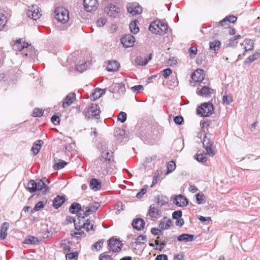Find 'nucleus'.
Returning a JSON list of instances; mask_svg holds the SVG:
<instances>
[{
    "instance_id": "6e6552de",
    "label": "nucleus",
    "mask_w": 260,
    "mask_h": 260,
    "mask_svg": "<svg viewBox=\"0 0 260 260\" xmlns=\"http://www.w3.org/2000/svg\"><path fill=\"white\" fill-rule=\"evenodd\" d=\"M99 207L100 204L98 203H95L94 204L90 205L88 207L83 206L82 207L83 213H80L79 217H81L82 219H84L85 217L95 212Z\"/></svg>"
},
{
    "instance_id": "a18cd8bd",
    "label": "nucleus",
    "mask_w": 260,
    "mask_h": 260,
    "mask_svg": "<svg viewBox=\"0 0 260 260\" xmlns=\"http://www.w3.org/2000/svg\"><path fill=\"white\" fill-rule=\"evenodd\" d=\"M233 101L232 96L230 94L224 95L222 98V103L225 105H229Z\"/></svg>"
},
{
    "instance_id": "f3484780",
    "label": "nucleus",
    "mask_w": 260,
    "mask_h": 260,
    "mask_svg": "<svg viewBox=\"0 0 260 260\" xmlns=\"http://www.w3.org/2000/svg\"><path fill=\"white\" fill-rule=\"evenodd\" d=\"M127 9L128 12L133 15L141 14L142 12V8L136 3L128 4Z\"/></svg>"
},
{
    "instance_id": "9b49d317",
    "label": "nucleus",
    "mask_w": 260,
    "mask_h": 260,
    "mask_svg": "<svg viewBox=\"0 0 260 260\" xmlns=\"http://www.w3.org/2000/svg\"><path fill=\"white\" fill-rule=\"evenodd\" d=\"M101 113L100 107L95 104H91L88 109L86 116L90 118L91 117H95L96 118L99 116Z\"/></svg>"
},
{
    "instance_id": "8fccbe9b",
    "label": "nucleus",
    "mask_w": 260,
    "mask_h": 260,
    "mask_svg": "<svg viewBox=\"0 0 260 260\" xmlns=\"http://www.w3.org/2000/svg\"><path fill=\"white\" fill-rule=\"evenodd\" d=\"M127 115L124 112H120L117 117L118 120L120 121L121 122L123 123L126 120Z\"/></svg>"
},
{
    "instance_id": "4d7b16f0",
    "label": "nucleus",
    "mask_w": 260,
    "mask_h": 260,
    "mask_svg": "<svg viewBox=\"0 0 260 260\" xmlns=\"http://www.w3.org/2000/svg\"><path fill=\"white\" fill-rule=\"evenodd\" d=\"M44 111L42 109L35 108L33 111V116L34 117H40L43 114Z\"/></svg>"
},
{
    "instance_id": "58836bf2",
    "label": "nucleus",
    "mask_w": 260,
    "mask_h": 260,
    "mask_svg": "<svg viewBox=\"0 0 260 260\" xmlns=\"http://www.w3.org/2000/svg\"><path fill=\"white\" fill-rule=\"evenodd\" d=\"M240 38H241V36L240 35L233 36L229 39V42L227 44V46L230 47L236 46L237 42L235 43V41H236Z\"/></svg>"
},
{
    "instance_id": "39448f33",
    "label": "nucleus",
    "mask_w": 260,
    "mask_h": 260,
    "mask_svg": "<svg viewBox=\"0 0 260 260\" xmlns=\"http://www.w3.org/2000/svg\"><path fill=\"white\" fill-rule=\"evenodd\" d=\"M205 75L204 71L201 69H197L192 74L191 78L192 80L190 81V84L193 86H196L198 84L201 85L204 80Z\"/></svg>"
},
{
    "instance_id": "0eeeda50",
    "label": "nucleus",
    "mask_w": 260,
    "mask_h": 260,
    "mask_svg": "<svg viewBox=\"0 0 260 260\" xmlns=\"http://www.w3.org/2000/svg\"><path fill=\"white\" fill-rule=\"evenodd\" d=\"M196 92L197 94L200 96L205 98H209L212 94H214V90L208 86L201 84L198 87Z\"/></svg>"
},
{
    "instance_id": "20e7f679",
    "label": "nucleus",
    "mask_w": 260,
    "mask_h": 260,
    "mask_svg": "<svg viewBox=\"0 0 260 260\" xmlns=\"http://www.w3.org/2000/svg\"><path fill=\"white\" fill-rule=\"evenodd\" d=\"M55 18L59 22L65 23L69 19V14L68 10L63 7L57 8L55 10Z\"/></svg>"
},
{
    "instance_id": "2eb2a0df",
    "label": "nucleus",
    "mask_w": 260,
    "mask_h": 260,
    "mask_svg": "<svg viewBox=\"0 0 260 260\" xmlns=\"http://www.w3.org/2000/svg\"><path fill=\"white\" fill-rule=\"evenodd\" d=\"M173 203L178 207H185L188 205V201L185 196L182 194H178L175 197L173 200Z\"/></svg>"
},
{
    "instance_id": "c9c22d12",
    "label": "nucleus",
    "mask_w": 260,
    "mask_h": 260,
    "mask_svg": "<svg viewBox=\"0 0 260 260\" xmlns=\"http://www.w3.org/2000/svg\"><path fill=\"white\" fill-rule=\"evenodd\" d=\"M221 45V43L219 41L214 40L212 42H210L209 43L210 49L213 50L214 52L218 50Z\"/></svg>"
},
{
    "instance_id": "a19ab883",
    "label": "nucleus",
    "mask_w": 260,
    "mask_h": 260,
    "mask_svg": "<svg viewBox=\"0 0 260 260\" xmlns=\"http://www.w3.org/2000/svg\"><path fill=\"white\" fill-rule=\"evenodd\" d=\"M104 243L103 240H99L98 242L95 243L92 246L91 249L92 250L99 251L101 247L103 246Z\"/></svg>"
},
{
    "instance_id": "f8f14e48",
    "label": "nucleus",
    "mask_w": 260,
    "mask_h": 260,
    "mask_svg": "<svg viewBox=\"0 0 260 260\" xmlns=\"http://www.w3.org/2000/svg\"><path fill=\"white\" fill-rule=\"evenodd\" d=\"M74 222L75 228L76 230H80L82 228H84L87 232H91L90 234L93 233V225L88 220H86V222L83 220V223L81 225H78L76 220H74Z\"/></svg>"
},
{
    "instance_id": "c03bdc74",
    "label": "nucleus",
    "mask_w": 260,
    "mask_h": 260,
    "mask_svg": "<svg viewBox=\"0 0 260 260\" xmlns=\"http://www.w3.org/2000/svg\"><path fill=\"white\" fill-rule=\"evenodd\" d=\"M176 168V164L174 161H170L167 165V174L172 172Z\"/></svg>"
},
{
    "instance_id": "c85d7f7f",
    "label": "nucleus",
    "mask_w": 260,
    "mask_h": 260,
    "mask_svg": "<svg viewBox=\"0 0 260 260\" xmlns=\"http://www.w3.org/2000/svg\"><path fill=\"white\" fill-rule=\"evenodd\" d=\"M237 20V17L234 16H226L223 20L219 22V24L221 26H224L229 24V23H234Z\"/></svg>"
},
{
    "instance_id": "79ce46f5",
    "label": "nucleus",
    "mask_w": 260,
    "mask_h": 260,
    "mask_svg": "<svg viewBox=\"0 0 260 260\" xmlns=\"http://www.w3.org/2000/svg\"><path fill=\"white\" fill-rule=\"evenodd\" d=\"M78 256L77 252L67 253L66 258L67 260H77Z\"/></svg>"
},
{
    "instance_id": "b1692460",
    "label": "nucleus",
    "mask_w": 260,
    "mask_h": 260,
    "mask_svg": "<svg viewBox=\"0 0 260 260\" xmlns=\"http://www.w3.org/2000/svg\"><path fill=\"white\" fill-rule=\"evenodd\" d=\"M29 45L27 43L22 42L21 40H17L13 46L14 50L21 51L25 48H27Z\"/></svg>"
},
{
    "instance_id": "5fc2aeb1",
    "label": "nucleus",
    "mask_w": 260,
    "mask_h": 260,
    "mask_svg": "<svg viewBox=\"0 0 260 260\" xmlns=\"http://www.w3.org/2000/svg\"><path fill=\"white\" fill-rule=\"evenodd\" d=\"M88 64H89V62H85L83 64H78L76 67L77 70L79 72H82L86 70Z\"/></svg>"
},
{
    "instance_id": "5701e85b",
    "label": "nucleus",
    "mask_w": 260,
    "mask_h": 260,
    "mask_svg": "<svg viewBox=\"0 0 260 260\" xmlns=\"http://www.w3.org/2000/svg\"><path fill=\"white\" fill-rule=\"evenodd\" d=\"M159 25L160 21L155 20L150 23L149 29L153 34L159 35V31H160L159 30Z\"/></svg>"
},
{
    "instance_id": "680f3d73",
    "label": "nucleus",
    "mask_w": 260,
    "mask_h": 260,
    "mask_svg": "<svg viewBox=\"0 0 260 260\" xmlns=\"http://www.w3.org/2000/svg\"><path fill=\"white\" fill-rule=\"evenodd\" d=\"M106 22V20L104 18H101L96 21V24L99 27L103 26Z\"/></svg>"
},
{
    "instance_id": "603ef678",
    "label": "nucleus",
    "mask_w": 260,
    "mask_h": 260,
    "mask_svg": "<svg viewBox=\"0 0 260 260\" xmlns=\"http://www.w3.org/2000/svg\"><path fill=\"white\" fill-rule=\"evenodd\" d=\"M7 22L6 17L5 15L0 14V30H1Z\"/></svg>"
},
{
    "instance_id": "bf43d9fd",
    "label": "nucleus",
    "mask_w": 260,
    "mask_h": 260,
    "mask_svg": "<svg viewBox=\"0 0 260 260\" xmlns=\"http://www.w3.org/2000/svg\"><path fill=\"white\" fill-rule=\"evenodd\" d=\"M168 63L171 66H176L178 63L177 59L175 57H172L168 60Z\"/></svg>"
},
{
    "instance_id": "37998d69",
    "label": "nucleus",
    "mask_w": 260,
    "mask_h": 260,
    "mask_svg": "<svg viewBox=\"0 0 260 260\" xmlns=\"http://www.w3.org/2000/svg\"><path fill=\"white\" fill-rule=\"evenodd\" d=\"M197 52L198 49L196 46H192L188 49V53L191 58H194L196 55L197 54Z\"/></svg>"
},
{
    "instance_id": "dca6fc26",
    "label": "nucleus",
    "mask_w": 260,
    "mask_h": 260,
    "mask_svg": "<svg viewBox=\"0 0 260 260\" xmlns=\"http://www.w3.org/2000/svg\"><path fill=\"white\" fill-rule=\"evenodd\" d=\"M83 5L85 10L87 12L95 11L98 6L96 0H84Z\"/></svg>"
},
{
    "instance_id": "de8ad7c7",
    "label": "nucleus",
    "mask_w": 260,
    "mask_h": 260,
    "mask_svg": "<svg viewBox=\"0 0 260 260\" xmlns=\"http://www.w3.org/2000/svg\"><path fill=\"white\" fill-rule=\"evenodd\" d=\"M147 240V236L146 235H141L136 239V244H144Z\"/></svg>"
},
{
    "instance_id": "e433bc0d",
    "label": "nucleus",
    "mask_w": 260,
    "mask_h": 260,
    "mask_svg": "<svg viewBox=\"0 0 260 260\" xmlns=\"http://www.w3.org/2000/svg\"><path fill=\"white\" fill-rule=\"evenodd\" d=\"M137 20H134L132 21L129 24V29L134 34H136L139 31V28L137 26Z\"/></svg>"
},
{
    "instance_id": "09e8293b",
    "label": "nucleus",
    "mask_w": 260,
    "mask_h": 260,
    "mask_svg": "<svg viewBox=\"0 0 260 260\" xmlns=\"http://www.w3.org/2000/svg\"><path fill=\"white\" fill-rule=\"evenodd\" d=\"M67 165V163L65 161L60 160L59 162L55 163L53 167L55 170H60L64 168Z\"/></svg>"
},
{
    "instance_id": "3c124183",
    "label": "nucleus",
    "mask_w": 260,
    "mask_h": 260,
    "mask_svg": "<svg viewBox=\"0 0 260 260\" xmlns=\"http://www.w3.org/2000/svg\"><path fill=\"white\" fill-rule=\"evenodd\" d=\"M144 87L141 85H135L131 87V90L133 92L136 93H140L141 91L143 90Z\"/></svg>"
},
{
    "instance_id": "423d86ee",
    "label": "nucleus",
    "mask_w": 260,
    "mask_h": 260,
    "mask_svg": "<svg viewBox=\"0 0 260 260\" xmlns=\"http://www.w3.org/2000/svg\"><path fill=\"white\" fill-rule=\"evenodd\" d=\"M202 143L204 148L206 150L207 154L213 157L215 154V151L212 148L213 143L211 141L209 135L206 134L205 135Z\"/></svg>"
},
{
    "instance_id": "72a5a7b5",
    "label": "nucleus",
    "mask_w": 260,
    "mask_h": 260,
    "mask_svg": "<svg viewBox=\"0 0 260 260\" xmlns=\"http://www.w3.org/2000/svg\"><path fill=\"white\" fill-rule=\"evenodd\" d=\"M193 236L187 234H183L178 237L177 239L179 241L188 242L192 241Z\"/></svg>"
},
{
    "instance_id": "a211bd4d",
    "label": "nucleus",
    "mask_w": 260,
    "mask_h": 260,
    "mask_svg": "<svg viewBox=\"0 0 260 260\" xmlns=\"http://www.w3.org/2000/svg\"><path fill=\"white\" fill-rule=\"evenodd\" d=\"M148 214L151 218H158L161 216V211L154 205L150 206Z\"/></svg>"
},
{
    "instance_id": "f704fd0d",
    "label": "nucleus",
    "mask_w": 260,
    "mask_h": 260,
    "mask_svg": "<svg viewBox=\"0 0 260 260\" xmlns=\"http://www.w3.org/2000/svg\"><path fill=\"white\" fill-rule=\"evenodd\" d=\"M260 57V53L258 52H255L252 55L249 56L248 58H247L245 60V62L246 63H250L254 61V60L257 59Z\"/></svg>"
},
{
    "instance_id": "0e129e2a",
    "label": "nucleus",
    "mask_w": 260,
    "mask_h": 260,
    "mask_svg": "<svg viewBox=\"0 0 260 260\" xmlns=\"http://www.w3.org/2000/svg\"><path fill=\"white\" fill-rule=\"evenodd\" d=\"M174 121L175 123L177 124H181L183 121V119L182 116H177L174 117Z\"/></svg>"
},
{
    "instance_id": "a878e982",
    "label": "nucleus",
    "mask_w": 260,
    "mask_h": 260,
    "mask_svg": "<svg viewBox=\"0 0 260 260\" xmlns=\"http://www.w3.org/2000/svg\"><path fill=\"white\" fill-rule=\"evenodd\" d=\"M119 64L115 60L110 61L107 66V70L109 72H115L118 70Z\"/></svg>"
},
{
    "instance_id": "4be33fe9",
    "label": "nucleus",
    "mask_w": 260,
    "mask_h": 260,
    "mask_svg": "<svg viewBox=\"0 0 260 260\" xmlns=\"http://www.w3.org/2000/svg\"><path fill=\"white\" fill-rule=\"evenodd\" d=\"M9 228V223L7 222H4L0 229V239L4 240L7 236V231Z\"/></svg>"
},
{
    "instance_id": "473e14b6",
    "label": "nucleus",
    "mask_w": 260,
    "mask_h": 260,
    "mask_svg": "<svg viewBox=\"0 0 260 260\" xmlns=\"http://www.w3.org/2000/svg\"><path fill=\"white\" fill-rule=\"evenodd\" d=\"M89 185L90 188L95 191L98 190L101 188V182L96 179H92L90 180Z\"/></svg>"
},
{
    "instance_id": "ddd939ff",
    "label": "nucleus",
    "mask_w": 260,
    "mask_h": 260,
    "mask_svg": "<svg viewBox=\"0 0 260 260\" xmlns=\"http://www.w3.org/2000/svg\"><path fill=\"white\" fill-rule=\"evenodd\" d=\"M121 42L125 47H131L134 45L135 38L131 34L125 35L121 38Z\"/></svg>"
},
{
    "instance_id": "c756f323",
    "label": "nucleus",
    "mask_w": 260,
    "mask_h": 260,
    "mask_svg": "<svg viewBox=\"0 0 260 260\" xmlns=\"http://www.w3.org/2000/svg\"><path fill=\"white\" fill-rule=\"evenodd\" d=\"M241 45H244L245 51H251L253 49L254 43L251 40L246 39L244 43L241 44Z\"/></svg>"
},
{
    "instance_id": "49530a36",
    "label": "nucleus",
    "mask_w": 260,
    "mask_h": 260,
    "mask_svg": "<svg viewBox=\"0 0 260 260\" xmlns=\"http://www.w3.org/2000/svg\"><path fill=\"white\" fill-rule=\"evenodd\" d=\"M159 28V30L160 31H159V35H161L167 32L168 30V25L165 23L160 21Z\"/></svg>"
},
{
    "instance_id": "7c9ffc66",
    "label": "nucleus",
    "mask_w": 260,
    "mask_h": 260,
    "mask_svg": "<svg viewBox=\"0 0 260 260\" xmlns=\"http://www.w3.org/2000/svg\"><path fill=\"white\" fill-rule=\"evenodd\" d=\"M43 144V141L40 140H38L35 142L31 148V151H32L34 155H36L39 153Z\"/></svg>"
},
{
    "instance_id": "13d9d810",
    "label": "nucleus",
    "mask_w": 260,
    "mask_h": 260,
    "mask_svg": "<svg viewBox=\"0 0 260 260\" xmlns=\"http://www.w3.org/2000/svg\"><path fill=\"white\" fill-rule=\"evenodd\" d=\"M46 202L43 201H39L35 205L34 207V210L35 211H39L41 209L43 208L44 207L45 204Z\"/></svg>"
},
{
    "instance_id": "1a4fd4ad",
    "label": "nucleus",
    "mask_w": 260,
    "mask_h": 260,
    "mask_svg": "<svg viewBox=\"0 0 260 260\" xmlns=\"http://www.w3.org/2000/svg\"><path fill=\"white\" fill-rule=\"evenodd\" d=\"M26 14L28 17L35 20L39 19L41 16L39 8L37 5L28 7Z\"/></svg>"
},
{
    "instance_id": "cd10ccee",
    "label": "nucleus",
    "mask_w": 260,
    "mask_h": 260,
    "mask_svg": "<svg viewBox=\"0 0 260 260\" xmlns=\"http://www.w3.org/2000/svg\"><path fill=\"white\" fill-rule=\"evenodd\" d=\"M151 59V54H149L148 58L146 57L138 56L136 59V62L139 66H145L146 65L149 60Z\"/></svg>"
},
{
    "instance_id": "f03ea898",
    "label": "nucleus",
    "mask_w": 260,
    "mask_h": 260,
    "mask_svg": "<svg viewBox=\"0 0 260 260\" xmlns=\"http://www.w3.org/2000/svg\"><path fill=\"white\" fill-rule=\"evenodd\" d=\"M49 183L48 180L46 178L39 180L37 182L31 180L27 184V189L31 193L37 190H43V192L45 194L49 189L48 186Z\"/></svg>"
},
{
    "instance_id": "f257e3e1",
    "label": "nucleus",
    "mask_w": 260,
    "mask_h": 260,
    "mask_svg": "<svg viewBox=\"0 0 260 260\" xmlns=\"http://www.w3.org/2000/svg\"><path fill=\"white\" fill-rule=\"evenodd\" d=\"M112 160V155L107 150L102 151L99 158L94 161L93 169L99 174H104L107 172L108 165Z\"/></svg>"
},
{
    "instance_id": "bb28decb",
    "label": "nucleus",
    "mask_w": 260,
    "mask_h": 260,
    "mask_svg": "<svg viewBox=\"0 0 260 260\" xmlns=\"http://www.w3.org/2000/svg\"><path fill=\"white\" fill-rule=\"evenodd\" d=\"M106 92L105 89L96 88L94 92L92 93L91 99L92 101H95L99 99L103 94Z\"/></svg>"
},
{
    "instance_id": "7ed1b4c3",
    "label": "nucleus",
    "mask_w": 260,
    "mask_h": 260,
    "mask_svg": "<svg viewBox=\"0 0 260 260\" xmlns=\"http://www.w3.org/2000/svg\"><path fill=\"white\" fill-rule=\"evenodd\" d=\"M214 111L213 105L210 103H204L199 107L197 110L198 115L202 117H209L212 115Z\"/></svg>"
},
{
    "instance_id": "6ab92c4d",
    "label": "nucleus",
    "mask_w": 260,
    "mask_h": 260,
    "mask_svg": "<svg viewBox=\"0 0 260 260\" xmlns=\"http://www.w3.org/2000/svg\"><path fill=\"white\" fill-rule=\"evenodd\" d=\"M132 225L134 229L141 231L144 229L145 222L142 218H136L133 220Z\"/></svg>"
},
{
    "instance_id": "2f4dec72",
    "label": "nucleus",
    "mask_w": 260,
    "mask_h": 260,
    "mask_svg": "<svg viewBox=\"0 0 260 260\" xmlns=\"http://www.w3.org/2000/svg\"><path fill=\"white\" fill-rule=\"evenodd\" d=\"M171 223V220L170 219H168L167 218H164L160 220L159 226L161 230H167L170 227Z\"/></svg>"
},
{
    "instance_id": "774afa93",
    "label": "nucleus",
    "mask_w": 260,
    "mask_h": 260,
    "mask_svg": "<svg viewBox=\"0 0 260 260\" xmlns=\"http://www.w3.org/2000/svg\"><path fill=\"white\" fill-rule=\"evenodd\" d=\"M100 260H112V258L110 255L101 254L100 256Z\"/></svg>"
},
{
    "instance_id": "412c9836",
    "label": "nucleus",
    "mask_w": 260,
    "mask_h": 260,
    "mask_svg": "<svg viewBox=\"0 0 260 260\" xmlns=\"http://www.w3.org/2000/svg\"><path fill=\"white\" fill-rule=\"evenodd\" d=\"M70 212L72 214L77 213L79 217L80 213L82 212V207L81 205L77 203H74L71 204L70 208Z\"/></svg>"
},
{
    "instance_id": "e2e57ef3",
    "label": "nucleus",
    "mask_w": 260,
    "mask_h": 260,
    "mask_svg": "<svg viewBox=\"0 0 260 260\" xmlns=\"http://www.w3.org/2000/svg\"><path fill=\"white\" fill-rule=\"evenodd\" d=\"M151 233L154 235H159L162 234V231L161 230L155 228L151 229Z\"/></svg>"
},
{
    "instance_id": "338daca9",
    "label": "nucleus",
    "mask_w": 260,
    "mask_h": 260,
    "mask_svg": "<svg viewBox=\"0 0 260 260\" xmlns=\"http://www.w3.org/2000/svg\"><path fill=\"white\" fill-rule=\"evenodd\" d=\"M146 192H147V189L142 188V189H141L140 191H139V192L137 193L136 197L138 198H141L146 193Z\"/></svg>"
},
{
    "instance_id": "393cba45",
    "label": "nucleus",
    "mask_w": 260,
    "mask_h": 260,
    "mask_svg": "<svg viewBox=\"0 0 260 260\" xmlns=\"http://www.w3.org/2000/svg\"><path fill=\"white\" fill-rule=\"evenodd\" d=\"M64 196H57L53 200V206L55 209L59 208L65 202Z\"/></svg>"
},
{
    "instance_id": "864d4df0",
    "label": "nucleus",
    "mask_w": 260,
    "mask_h": 260,
    "mask_svg": "<svg viewBox=\"0 0 260 260\" xmlns=\"http://www.w3.org/2000/svg\"><path fill=\"white\" fill-rule=\"evenodd\" d=\"M206 154L200 153L198 154L197 155V160L201 162H206L207 160V157H206Z\"/></svg>"
},
{
    "instance_id": "9d476101",
    "label": "nucleus",
    "mask_w": 260,
    "mask_h": 260,
    "mask_svg": "<svg viewBox=\"0 0 260 260\" xmlns=\"http://www.w3.org/2000/svg\"><path fill=\"white\" fill-rule=\"evenodd\" d=\"M108 245L110 251L118 252L121 250L122 244L119 240L111 238L109 240Z\"/></svg>"
},
{
    "instance_id": "6e6d98bb",
    "label": "nucleus",
    "mask_w": 260,
    "mask_h": 260,
    "mask_svg": "<svg viewBox=\"0 0 260 260\" xmlns=\"http://www.w3.org/2000/svg\"><path fill=\"white\" fill-rule=\"evenodd\" d=\"M160 174L158 171H157L155 173V175L153 176V180L152 182V184L151 185V187H153L155 184H156L159 179V178L160 177Z\"/></svg>"
},
{
    "instance_id": "69168bd1",
    "label": "nucleus",
    "mask_w": 260,
    "mask_h": 260,
    "mask_svg": "<svg viewBox=\"0 0 260 260\" xmlns=\"http://www.w3.org/2000/svg\"><path fill=\"white\" fill-rule=\"evenodd\" d=\"M163 76L165 78H167L172 73V71L170 69H166L162 71Z\"/></svg>"
},
{
    "instance_id": "aec40b11",
    "label": "nucleus",
    "mask_w": 260,
    "mask_h": 260,
    "mask_svg": "<svg viewBox=\"0 0 260 260\" xmlns=\"http://www.w3.org/2000/svg\"><path fill=\"white\" fill-rule=\"evenodd\" d=\"M76 99V94L74 92H71L66 97L63 103L62 107L66 108L71 105Z\"/></svg>"
},
{
    "instance_id": "ea45409f",
    "label": "nucleus",
    "mask_w": 260,
    "mask_h": 260,
    "mask_svg": "<svg viewBox=\"0 0 260 260\" xmlns=\"http://www.w3.org/2000/svg\"><path fill=\"white\" fill-rule=\"evenodd\" d=\"M197 202L198 204H203L206 203L205 196L202 193H198L196 194Z\"/></svg>"
},
{
    "instance_id": "4c0bfd02",
    "label": "nucleus",
    "mask_w": 260,
    "mask_h": 260,
    "mask_svg": "<svg viewBox=\"0 0 260 260\" xmlns=\"http://www.w3.org/2000/svg\"><path fill=\"white\" fill-rule=\"evenodd\" d=\"M38 242V239L34 236H27L24 240L23 243L26 244H36Z\"/></svg>"
},
{
    "instance_id": "052dcab7",
    "label": "nucleus",
    "mask_w": 260,
    "mask_h": 260,
    "mask_svg": "<svg viewBox=\"0 0 260 260\" xmlns=\"http://www.w3.org/2000/svg\"><path fill=\"white\" fill-rule=\"evenodd\" d=\"M182 216V212L181 211H176L172 214V217L174 219H178Z\"/></svg>"
},
{
    "instance_id": "4468645a",
    "label": "nucleus",
    "mask_w": 260,
    "mask_h": 260,
    "mask_svg": "<svg viewBox=\"0 0 260 260\" xmlns=\"http://www.w3.org/2000/svg\"><path fill=\"white\" fill-rule=\"evenodd\" d=\"M120 12V9L116 6L109 4L105 8V12L110 17H116Z\"/></svg>"
}]
</instances>
